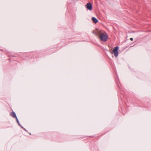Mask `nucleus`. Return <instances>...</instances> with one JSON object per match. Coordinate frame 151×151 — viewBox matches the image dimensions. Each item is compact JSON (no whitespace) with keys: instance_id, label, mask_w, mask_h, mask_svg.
I'll use <instances>...</instances> for the list:
<instances>
[{"instance_id":"f257e3e1","label":"nucleus","mask_w":151,"mask_h":151,"mask_svg":"<svg viewBox=\"0 0 151 151\" xmlns=\"http://www.w3.org/2000/svg\"><path fill=\"white\" fill-rule=\"evenodd\" d=\"M98 33L100 34L99 37L101 40L104 42L107 41L108 38V35L106 32L101 33V31H99Z\"/></svg>"},{"instance_id":"f03ea898","label":"nucleus","mask_w":151,"mask_h":151,"mask_svg":"<svg viewBox=\"0 0 151 151\" xmlns=\"http://www.w3.org/2000/svg\"><path fill=\"white\" fill-rule=\"evenodd\" d=\"M119 47L117 46L114 47L113 50V52L115 57H116L118 55V50Z\"/></svg>"},{"instance_id":"7ed1b4c3","label":"nucleus","mask_w":151,"mask_h":151,"mask_svg":"<svg viewBox=\"0 0 151 151\" xmlns=\"http://www.w3.org/2000/svg\"><path fill=\"white\" fill-rule=\"evenodd\" d=\"M86 8L90 11L92 9V5L90 3H88L86 5Z\"/></svg>"},{"instance_id":"20e7f679","label":"nucleus","mask_w":151,"mask_h":151,"mask_svg":"<svg viewBox=\"0 0 151 151\" xmlns=\"http://www.w3.org/2000/svg\"><path fill=\"white\" fill-rule=\"evenodd\" d=\"M10 116L14 118H15L16 119H17V118L15 113L14 112L11 113Z\"/></svg>"},{"instance_id":"39448f33","label":"nucleus","mask_w":151,"mask_h":151,"mask_svg":"<svg viewBox=\"0 0 151 151\" xmlns=\"http://www.w3.org/2000/svg\"><path fill=\"white\" fill-rule=\"evenodd\" d=\"M92 19L93 22L95 23H96L98 22V19L95 17H93L92 18Z\"/></svg>"},{"instance_id":"423d86ee","label":"nucleus","mask_w":151,"mask_h":151,"mask_svg":"<svg viewBox=\"0 0 151 151\" xmlns=\"http://www.w3.org/2000/svg\"><path fill=\"white\" fill-rule=\"evenodd\" d=\"M16 119L17 120V122L18 124L21 127V126H22L20 125L17 118V119Z\"/></svg>"},{"instance_id":"0eeeda50","label":"nucleus","mask_w":151,"mask_h":151,"mask_svg":"<svg viewBox=\"0 0 151 151\" xmlns=\"http://www.w3.org/2000/svg\"><path fill=\"white\" fill-rule=\"evenodd\" d=\"M21 127L22 128H23V129L25 131H26V129H25V128H24L22 126H21Z\"/></svg>"},{"instance_id":"6e6552de","label":"nucleus","mask_w":151,"mask_h":151,"mask_svg":"<svg viewBox=\"0 0 151 151\" xmlns=\"http://www.w3.org/2000/svg\"><path fill=\"white\" fill-rule=\"evenodd\" d=\"M130 40H133V38H130Z\"/></svg>"}]
</instances>
